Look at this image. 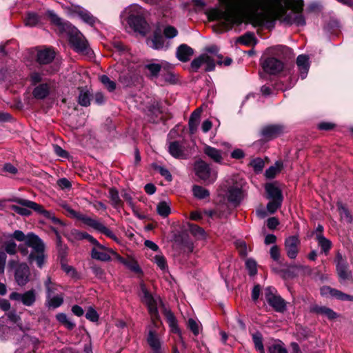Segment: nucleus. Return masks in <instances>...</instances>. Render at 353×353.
<instances>
[{
    "mask_svg": "<svg viewBox=\"0 0 353 353\" xmlns=\"http://www.w3.org/2000/svg\"><path fill=\"white\" fill-rule=\"evenodd\" d=\"M46 16L51 23L59 28L60 32L68 35V41L75 52L89 54L90 49L88 42L76 27L70 22L64 21L52 10H48Z\"/></svg>",
    "mask_w": 353,
    "mask_h": 353,
    "instance_id": "f257e3e1",
    "label": "nucleus"
},
{
    "mask_svg": "<svg viewBox=\"0 0 353 353\" xmlns=\"http://www.w3.org/2000/svg\"><path fill=\"white\" fill-rule=\"evenodd\" d=\"M3 236L18 241H25L26 245L32 248L31 252L28 256V263L32 265L35 262L39 268H43L46 262V247L43 241L38 235L33 232H29L26 235L21 230H15L12 234L4 233Z\"/></svg>",
    "mask_w": 353,
    "mask_h": 353,
    "instance_id": "f03ea898",
    "label": "nucleus"
},
{
    "mask_svg": "<svg viewBox=\"0 0 353 353\" xmlns=\"http://www.w3.org/2000/svg\"><path fill=\"white\" fill-rule=\"evenodd\" d=\"M247 5L255 9H263L268 8L271 9V17L266 20L268 24V28H273L275 21L279 20L288 26L293 24L292 13H288V9L283 6V0H244Z\"/></svg>",
    "mask_w": 353,
    "mask_h": 353,
    "instance_id": "7ed1b4c3",
    "label": "nucleus"
},
{
    "mask_svg": "<svg viewBox=\"0 0 353 353\" xmlns=\"http://www.w3.org/2000/svg\"><path fill=\"white\" fill-rule=\"evenodd\" d=\"M288 50L289 48L284 46L270 48L268 51L271 55L264 56L260 59V63L264 72L270 74H276L281 72L284 68V63L280 59L279 55Z\"/></svg>",
    "mask_w": 353,
    "mask_h": 353,
    "instance_id": "20e7f679",
    "label": "nucleus"
},
{
    "mask_svg": "<svg viewBox=\"0 0 353 353\" xmlns=\"http://www.w3.org/2000/svg\"><path fill=\"white\" fill-rule=\"evenodd\" d=\"M62 207L65 210V214L68 216L80 220L84 224L94 228L97 231L110 238L114 241H119V239L116 236V235L108 228L105 226L101 223L99 222L95 219H92L91 217H89L74 210L68 205H63Z\"/></svg>",
    "mask_w": 353,
    "mask_h": 353,
    "instance_id": "39448f33",
    "label": "nucleus"
},
{
    "mask_svg": "<svg viewBox=\"0 0 353 353\" xmlns=\"http://www.w3.org/2000/svg\"><path fill=\"white\" fill-rule=\"evenodd\" d=\"M208 19L210 21L223 20L221 24L226 31L232 30L234 25H241L242 23L241 19L232 11H223L217 8L210 11Z\"/></svg>",
    "mask_w": 353,
    "mask_h": 353,
    "instance_id": "423d86ee",
    "label": "nucleus"
},
{
    "mask_svg": "<svg viewBox=\"0 0 353 353\" xmlns=\"http://www.w3.org/2000/svg\"><path fill=\"white\" fill-rule=\"evenodd\" d=\"M127 23L134 32L143 36H145L148 31L149 25L141 12H130L128 17Z\"/></svg>",
    "mask_w": 353,
    "mask_h": 353,
    "instance_id": "0eeeda50",
    "label": "nucleus"
},
{
    "mask_svg": "<svg viewBox=\"0 0 353 353\" xmlns=\"http://www.w3.org/2000/svg\"><path fill=\"white\" fill-rule=\"evenodd\" d=\"M284 130L285 126L282 124H270L261 128L260 135L265 141H270L281 135Z\"/></svg>",
    "mask_w": 353,
    "mask_h": 353,
    "instance_id": "6e6552de",
    "label": "nucleus"
},
{
    "mask_svg": "<svg viewBox=\"0 0 353 353\" xmlns=\"http://www.w3.org/2000/svg\"><path fill=\"white\" fill-rule=\"evenodd\" d=\"M147 116L149 121L152 123L158 124L161 123V114L164 112L163 104L161 101H151L147 105Z\"/></svg>",
    "mask_w": 353,
    "mask_h": 353,
    "instance_id": "1a4fd4ad",
    "label": "nucleus"
},
{
    "mask_svg": "<svg viewBox=\"0 0 353 353\" xmlns=\"http://www.w3.org/2000/svg\"><path fill=\"white\" fill-rule=\"evenodd\" d=\"M301 241L297 235L287 237L284 241V248L286 255L290 259H295L299 252Z\"/></svg>",
    "mask_w": 353,
    "mask_h": 353,
    "instance_id": "9d476101",
    "label": "nucleus"
},
{
    "mask_svg": "<svg viewBox=\"0 0 353 353\" xmlns=\"http://www.w3.org/2000/svg\"><path fill=\"white\" fill-rule=\"evenodd\" d=\"M30 269L27 263H20L14 270V279L18 285L25 286L30 281Z\"/></svg>",
    "mask_w": 353,
    "mask_h": 353,
    "instance_id": "9b49d317",
    "label": "nucleus"
},
{
    "mask_svg": "<svg viewBox=\"0 0 353 353\" xmlns=\"http://www.w3.org/2000/svg\"><path fill=\"white\" fill-rule=\"evenodd\" d=\"M9 298L10 300L21 302L25 306H32L36 301L35 290L31 289L24 293H19L17 292H12Z\"/></svg>",
    "mask_w": 353,
    "mask_h": 353,
    "instance_id": "f8f14e48",
    "label": "nucleus"
},
{
    "mask_svg": "<svg viewBox=\"0 0 353 353\" xmlns=\"http://www.w3.org/2000/svg\"><path fill=\"white\" fill-rule=\"evenodd\" d=\"M56 52L52 47L45 46L37 51L35 61L40 65L50 64L55 59Z\"/></svg>",
    "mask_w": 353,
    "mask_h": 353,
    "instance_id": "ddd939ff",
    "label": "nucleus"
},
{
    "mask_svg": "<svg viewBox=\"0 0 353 353\" xmlns=\"http://www.w3.org/2000/svg\"><path fill=\"white\" fill-rule=\"evenodd\" d=\"M334 263L339 277L343 280L348 279L350 276V272L347 271L348 263L347 259L339 251L336 254Z\"/></svg>",
    "mask_w": 353,
    "mask_h": 353,
    "instance_id": "4468645a",
    "label": "nucleus"
},
{
    "mask_svg": "<svg viewBox=\"0 0 353 353\" xmlns=\"http://www.w3.org/2000/svg\"><path fill=\"white\" fill-rule=\"evenodd\" d=\"M320 294L322 296H330L337 300L343 301H353V296L345 294L337 289L332 288L328 285H323L320 288Z\"/></svg>",
    "mask_w": 353,
    "mask_h": 353,
    "instance_id": "2eb2a0df",
    "label": "nucleus"
},
{
    "mask_svg": "<svg viewBox=\"0 0 353 353\" xmlns=\"http://www.w3.org/2000/svg\"><path fill=\"white\" fill-rule=\"evenodd\" d=\"M12 201L21 206L33 210L34 212L43 216L45 218L50 216V211L45 210L43 205L34 201L21 198H15Z\"/></svg>",
    "mask_w": 353,
    "mask_h": 353,
    "instance_id": "dca6fc26",
    "label": "nucleus"
},
{
    "mask_svg": "<svg viewBox=\"0 0 353 353\" xmlns=\"http://www.w3.org/2000/svg\"><path fill=\"white\" fill-rule=\"evenodd\" d=\"M211 169L210 165L203 161H197L195 163V174L203 182L210 183L212 181L210 180Z\"/></svg>",
    "mask_w": 353,
    "mask_h": 353,
    "instance_id": "f3484780",
    "label": "nucleus"
},
{
    "mask_svg": "<svg viewBox=\"0 0 353 353\" xmlns=\"http://www.w3.org/2000/svg\"><path fill=\"white\" fill-rule=\"evenodd\" d=\"M71 234L77 241L85 239L88 241L90 243L96 246L99 250L106 249V247L105 245L101 244L95 238H94L92 235L89 234L86 232H83L74 229L71 231Z\"/></svg>",
    "mask_w": 353,
    "mask_h": 353,
    "instance_id": "a211bd4d",
    "label": "nucleus"
},
{
    "mask_svg": "<svg viewBox=\"0 0 353 353\" xmlns=\"http://www.w3.org/2000/svg\"><path fill=\"white\" fill-rule=\"evenodd\" d=\"M227 199L228 202L238 206L243 199V190L241 188L236 185L229 186L227 191Z\"/></svg>",
    "mask_w": 353,
    "mask_h": 353,
    "instance_id": "6ab92c4d",
    "label": "nucleus"
},
{
    "mask_svg": "<svg viewBox=\"0 0 353 353\" xmlns=\"http://www.w3.org/2000/svg\"><path fill=\"white\" fill-rule=\"evenodd\" d=\"M265 191L267 194L266 198L268 199L279 201H283L282 190L274 183H267L265 185Z\"/></svg>",
    "mask_w": 353,
    "mask_h": 353,
    "instance_id": "aec40b11",
    "label": "nucleus"
},
{
    "mask_svg": "<svg viewBox=\"0 0 353 353\" xmlns=\"http://www.w3.org/2000/svg\"><path fill=\"white\" fill-rule=\"evenodd\" d=\"M164 63H156L148 61L143 66L145 70H148V73L145 72L146 76L150 79H157L160 77V74L163 68Z\"/></svg>",
    "mask_w": 353,
    "mask_h": 353,
    "instance_id": "412c9836",
    "label": "nucleus"
},
{
    "mask_svg": "<svg viewBox=\"0 0 353 353\" xmlns=\"http://www.w3.org/2000/svg\"><path fill=\"white\" fill-rule=\"evenodd\" d=\"M311 313L321 314L325 316L329 320L332 321L339 317V314L332 309L326 306H320L319 305H314L310 308Z\"/></svg>",
    "mask_w": 353,
    "mask_h": 353,
    "instance_id": "4be33fe9",
    "label": "nucleus"
},
{
    "mask_svg": "<svg viewBox=\"0 0 353 353\" xmlns=\"http://www.w3.org/2000/svg\"><path fill=\"white\" fill-rule=\"evenodd\" d=\"M163 314L165 316L166 321L170 328V332L181 336V332L178 325V321L174 313L170 310H167L164 307Z\"/></svg>",
    "mask_w": 353,
    "mask_h": 353,
    "instance_id": "5701e85b",
    "label": "nucleus"
},
{
    "mask_svg": "<svg viewBox=\"0 0 353 353\" xmlns=\"http://www.w3.org/2000/svg\"><path fill=\"white\" fill-rule=\"evenodd\" d=\"M172 69L173 66L172 64L165 62L160 77L166 83L176 84L178 79Z\"/></svg>",
    "mask_w": 353,
    "mask_h": 353,
    "instance_id": "b1692460",
    "label": "nucleus"
},
{
    "mask_svg": "<svg viewBox=\"0 0 353 353\" xmlns=\"http://www.w3.org/2000/svg\"><path fill=\"white\" fill-rule=\"evenodd\" d=\"M194 49L185 43L179 45L176 51V58L181 62H187L194 54Z\"/></svg>",
    "mask_w": 353,
    "mask_h": 353,
    "instance_id": "393cba45",
    "label": "nucleus"
},
{
    "mask_svg": "<svg viewBox=\"0 0 353 353\" xmlns=\"http://www.w3.org/2000/svg\"><path fill=\"white\" fill-rule=\"evenodd\" d=\"M72 12L77 14L84 22L92 26L96 23L97 19L89 11L79 6H74Z\"/></svg>",
    "mask_w": 353,
    "mask_h": 353,
    "instance_id": "a878e982",
    "label": "nucleus"
},
{
    "mask_svg": "<svg viewBox=\"0 0 353 353\" xmlns=\"http://www.w3.org/2000/svg\"><path fill=\"white\" fill-rule=\"evenodd\" d=\"M296 65L299 68L301 78L304 79L310 69L309 57L307 54H300L296 58Z\"/></svg>",
    "mask_w": 353,
    "mask_h": 353,
    "instance_id": "bb28decb",
    "label": "nucleus"
},
{
    "mask_svg": "<svg viewBox=\"0 0 353 353\" xmlns=\"http://www.w3.org/2000/svg\"><path fill=\"white\" fill-rule=\"evenodd\" d=\"M268 303L276 312L283 313L287 310V302L279 294L269 299Z\"/></svg>",
    "mask_w": 353,
    "mask_h": 353,
    "instance_id": "cd10ccee",
    "label": "nucleus"
},
{
    "mask_svg": "<svg viewBox=\"0 0 353 353\" xmlns=\"http://www.w3.org/2000/svg\"><path fill=\"white\" fill-rule=\"evenodd\" d=\"M268 353H288L285 344L279 339L272 340L266 343Z\"/></svg>",
    "mask_w": 353,
    "mask_h": 353,
    "instance_id": "c85d7f7f",
    "label": "nucleus"
},
{
    "mask_svg": "<svg viewBox=\"0 0 353 353\" xmlns=\"http://www.w3.org/2000/svg\"><path fill=\"white\" fill-rule=\"evenodd\" d=\"M151 41L152 43V48L158 50L163 48L165 41L162 30L159 27H157L154 30Z\"/></svg>",
    "mask_w": 353,
    "mask_h": 353,
    "instance_id": "c756f323",
    "label": "nucleus"
},
{
    "mask_svg": "<svg viewBox=\"0 0 353 353\" xmlns=\"http://www.w3.org/2000/svg\"><path fill=\"white\" fill-rule=\"evenodd\" d=\"M201 110L196 109L193 111L188 121L189 132L190 134H194L200 122Z\"/></svg>",
    "mask_w": 353,
    "mask_h": 353,
    "instance_id": "7c9ffc66",
    "label": "nucleus"
},
{
    "mask_svg": "<svg viewBox=\"0 0 353 353\" xmlns=\"http://www.w3.org/2000/svg\"><path fill=\"white\" fill-rule=\"evenodd\" d=\"M50 94V88L48 83H41L36 86L32 91V96L38 100L46 99Z\"/></svg>",
    "mask_w": 353,
    "mask_h": 353,
    "instance_id": "2f4dec72",
    "label": "nucleus"
},
{
    "mask_svg": "<svg viewBox=\"0 0 353 353\" xmlns=\"http://www.w3.org/2000/svg\"><path fill=\"white\" fill-rule=\"evenodd\" d=\"M168 152L172 157L176 159H181L184 157L183 146L178 141H174L169 143Z\"/></svg>",
    "mask_w": 353,
    "mask_h": 353,
    "instance_id": "473e14b6",
    "label": "nucleus"
},
{
    "mask_svg": "<svg viewBox=\"0 0 353 353\" xmlns=\"http://www.w3.org/2000/svg\"><path fill=\"white\" fill-rule=\"evenodd\" d=\"M203 152L205 154H206L215 163H221L223 157L221 155V151L220 150L210 145H205Z\"/></svg>",
    "mask_w": 353,
    "mask_h": 353,
    "instance_id": "72a5a7b5",
    "label": "nucleus"
},
{
    "mask_svg": "<svg viewBox=\"0 0 353 353\" xmlns=\"http://www.w3.org/2000/svg\"><path fill=\"white\" fill-rule=\"evenodd\" d=\"M147 342L150 347L157 353H158L161 347V342L154 330H150L147 337Z\"/></svg>",
    "mask_w": 353,
    "mask_h": 353,
    "instance_id": "f704fd0d",
    "label": "nucleus"
},
{
    "mask_svg": "<svg viewBox=\"0 0 353 353\" xmlns=\"http://www.w3.org/2000/svg\"><path fill=\"white\" fill-rule=\"evenodd\" d=\"M79 94L78 97V103L83 107H88L90 105L92 94L90 91L83 87L78 88Z\"/></svg>",
    "mask_w": 353,
    "mask_h": 353,
    "instance_id": "c9c22d12",
    "label": "nucleus"
},
{
    "mask_svg": "<svg viewBox=\"0 0 353 353\" xmlns=\"http://www.w3.org/2000/svg\"><path fill=\"white\" fill-rule=\"evenodd\" d=\"M55 244L56 250L57 252V256L59 261H64L65 259H67V256L68 254V246L63 243L62 239L56 241Z\"/></svg>",
    "mask_w": 353,
    "mask_h": 353,
    "instance_id": "e433bc0d",
    "label": "nucleus"
},
{
    "mask_svg": "<svg viewBox=\"0 0 353 353\" xmlns=\"http://www.w3.org/2000/svg\"><path fill=\"white\" fill-rule=\"evenodd\" d=\"M315 239L316 240L319 246L321 248V251L327 255L332 247V241L325 238L324 235L315 236Z\"/></svg>",
    "mask_w": 353,
    "mask_h": 353,
    "instance_id": "4c0bfd02",
    "label": "nucleus"
},
{
    "mask_svg": "<svg viewBox=\"0 0 353 353\" xmlns=\"http://www.w3.org/2000/svg\"><path fill=\"white\" fill-rule=\"evenodd\" d=\"M283 168V163L281 161H276L274 165L270 166L265 170V176L268 179H274L278 172H280Z\"/></svg>",
    "mask_w": 353,
    "mask_h": 353,
    "instance_id": "58836bf2",
    "label": "nucleus"
},
{
    "mask_svg": "<svg viewBox=\"0 0 353 353\" xmlns=\"http://www.w3.org/2000/svg\"><path fill=\"white\" fill-rule=\"evenodd\" d=\"M238 41L240 43L248 46L252 43L255 45L257 43V39L254 33L252 32H245L238 39Z\"/></svg>",
    "mask_w": 353,
    "mask_h": 353,
    "instance_id": "ea45409f",
    "label": "nucleus"
},
{
    "mask_svg": "<svg viewBox=\"0 0 353 353\" xmlns=\"http://www.w3.org/2000/svg\"><path fill=\"white\" fill-rule=\"evenodd\" d=\"M57 321L63 325L65 327H66L68 330H72L76 325L74 323L70 321L68 317L66 314L61 312L56 314Z\"/></svg>",
    "mask_w": 353,
    "mask_h": 353,
    "instance_id": "a19ab883",
    "label": "nucleus"
},
{
    "mask_svg": "<svg viewBox=\"0 0 353 353\" xmlns=\"http://www.w3.org/2000/svg\"><path fill=\"white\" fill-rule=\"evenodd\" d=\"M287 268L281 269L279 273L281 274V276L283 279H294L297 276V273L295 272V268L297 265H285Z\"/></svg>",
    "mask_w": 353,
    "mask_h": 353,
    "instance_id": "79ce46f5",
    "label": "nucleus"
},
{
    "mask_svg": "<svg viewBox=\"0 0 353 353\" xmlns=\"http://www.w3.org/2000/svg\"><path fill=\"white\" fill-rule=\"evenodd\" d=\"M192 192L194 196L199 199H205L210 196L209 190L198 185L192 186Z\"/></svg>",
    "mask_w": 353,
    "mask_h": 353,
    "instance_id": "37998d69",
    "label": "nucleus"
},
{
    "mask_svg": "<svg viewBox=\"0 0 353 353\" xmlns=\"http://www.w3.org/2000/svg\"><path fill=\"white\" fill-rule=\"evenodd\" d=\"M188 230L196 238H203L205 237V232L203 228L199 226L196 224L188 223Z\"/></svg>",
    "mask_w": 353,
    "mask_h": 353,
    "instance_id": "c03bdc74",
    "label": "nucleus"
},
{
    "mask_svg": "<svg viewBox=\"0 0 353 353\" xmlns=\"http://www.w3.org/2000/svg\"><path fill=\"white\" fill-rule=\"evenodd\" d=\"M91 257L93 259H96L100 261L108 262L112 260L111 256L106 252H100L96 249V248H93L91 250Z\"/></svg>",
    "mask_w": 353,
    "mask_h": 353,
    "instance_id": "a18cd8bd",
    "label": "nucleus"
},
{
    "mask_svg": "<svg viewBox=\"0 0 353 353\" xmlns=\"http://www.w3.org/2000/svg\"><path fill=\"white\" fill-rule=\"evenodd\" d=\"M231 214L232 210L227 204L220 205L216 209V217L219 219H228Z\"/></svg>",
    "mask_w": 353,
    "mask_h": 353,
    "instance_id": "49530a36",
    "label": "nucleus"
},
{
    "mask_svg": "<svg viewBox=\"0 0 353 353\" xmlns=\"http://www.w3.org/2000/svg\"><path fill=\"white\" fill-rule=\"evenodd\" d=\"M205 54H201L198 57L194 58L190 63V72H197L201 66L205 63Z\"/></svg>",
    "mask_w": 353,
    "mask_h": 353,
    "instance_id": "de8ad7c7",
    "label": "nucleus"
},
{
    "mask_svg": "<svg viewBox=\"0 0 353 353\" xmlns=\"http://www.w3.org/2000/svg\"><path fill=\"white\" fill-rule=\"evenodd\" d=\"M109 197L111 199L114 208H118L121 205L122 201L119 198V192L115 188L109 189Z\"/></svg>",
    "mask_w": 353,
    "mask_h": 353,
    "instance_id": "09e8293b",
    "label": "nucleus"
},
{
    "mask_svg": "<svg viewBox=\"0 0 353 353\" xmlns=\"http://www.w3.org/2000/svg\"><path fill=\"white\" fill-rule=\"evenodd\" d=\"M140 288L141 292L143 294V301L145 303L146 305H151V303L157 301L143 283H141Z\"/></svg>",
    "mask_w": 353,
    "mask_h": 353,
    "instance_id": "8fccbe9b",
    "label": "nucleus"
},
{
    "mask_svg": "<svg viewBox=\"0 0 353 353\" xmlns=\"http://www.w3.org/2000/svg\"><path fill=\"white\" fill-rule=\"evenodd\" d=\"M158 214L162 217H167L171 213V209L165 201H161L157 207Z\"/></svg>",
    "mask_w": 353,
    "mask_h": 353,
    "instance_id": "3c124183",
    "label": "nucleus"
},
{
    "mask_svg": "<svg viewBox=\"0 0 353 353\" xmlns=\"http://www.w3.org/2000/svg\"><path fill=\"white\" fill-rule=\"evenodd\" d=\"M152 167L154 170L159 172V174L163 176L167 181H171L172 180V176L167 168L159 165L156 163H152Z\"/></svg>",
    "mask_w": 353,
    "mask_h": 353,
    "instance_id": "603ef678",
    "label": "nucleus"
},
{
    "mask_svg": "<svg viewBox=\"0 0 353 353\" xmlns=\"http://www.w3.org/2000/svg\"><path fill=\"white\" fill-rule=\"evenodd\" d=\"M3 243L5 253H8L10 255H14L17 253V244L13 239H8Z\"/></svg>",
    "mask_w": 353,
    "mask_h": 353,
    "instance_id": "864d4df0",
    "label": "nucleus"
},
{
    "mask_svg": "<svg viewBox=\"0 0 353 353\" xmlns=\"http://www.w3.org/2000/svg\"><path fill=\"white\" fill-rule=\"evenodd\" d=\"M40 21L39 16L34 12H28L25 19V24L28 26H35Z\"/></svg>",
    "mask_w": 353,
    "mask_h": 353,
    "instance_id": "5fc2aeb1",
    "label": "nucleus"
},
{
    "mask_svg": "<svg viewBox=\"0 0 353 353\" xmlns=\"http://www.w3.org/2000/svg\"><path fill=\"white\" fill-rule=\"evenodd\" d=\"M100 81L109 92H113L116 89V83L112 81L107 75H101Z\"/></svg>",
    "mask_w": 353,
    "mask_h": 353,
    "instance_id": "6e6d98bb",
    "label": "nucleus"
},
{
    "mask_svg": "<svg viewBox=\"0 0 353 353\" xmlns=\"http://www.w3.org/2000/svg\"><path fill=\"white\" fill-rule=\"evenodd\" d=\"M250 23L254 27H261L264 26L265 19L262 14H256L250 18Z\"/></svg>",
    "mask_w": 353,
    "mask_h": 353,
    "instance_id": "4d7b16f0",
    "label": "nucleus"
},
{
    "mask_svg": "<svg viewBox=\"0 0 353 353\" xmlns=\"http://www.w3.org/2000/svg\"><path fill=\"white\" fill-rule=\"evenodd\" d=\"M250 165L253 168L254 172L258 174L262 172L265 163L261 158H256L251 161Z\"/></svg>",
    "mask_w": 353,
    "mask_h": 353,
    "instance_id": "13d9d810",
    "label": "nucleus"
},
{
    "mask_svg": "<svg viewBox=\"0 0 353 353\" xmlns=\"http://www.w3.org/2000/svg\"><path fill=\"white\" fill-rule=\"evenodd\" d=\"M252 341L256 350L259 349L262 350L264 345L263 343V336L260 332H256L252 334Z\"/></svg>",
    "mask_w": 353,
    "mask_h": 353,
    "instance_id": "bf43d9fd",
    "label": "nucleus"
},
{
    "mask_svg": "<svg viewBox=\"0 0 353 353\" xmlns=\"http://www.w3.org/2000/svg\"><path fill=\"white\" fill-rule=\"evenodd\" d=\"M283 201L270 200L267 204V210L271 214H274L282 205Z\"/></svg>",
    "mask_w": 353,
    "mask_h": 353,
    "instance_id": "052dcab7",
    "label": "nucleus"
},
{
    "mask_svg": "<svg viewBox=\"0 0 353 353\" xmlns=\"http://www.w3.org/2000/svg\"><path fill=\"white\" fill-rule=\"evenodd\" d=\"M163 36L167 39H172L177 36L178 30L177 29L172 26H167L163 32H162Z\"/></svg>",
    "mask_w": 353,
    "mask_h": 353,
    "instance_id": "680f3d73",
    "label": "nucleus"
},
{
    "mask_svg": "<svg viewBox=\"0 0 353 353\" xmlns=\"http://www.w3.org/2000/svg\"><path fill=\"white\" fill-rule=\"evenodd\" d=\"M90 269L92 272L94 274V276L99 279H103L105 278V270L99 265L92 264L90 266Z\"/></svg>",
    "mask_w": 353,
    "mask_h": 353,
    "instance_id": "e2e57ef3",
    "label": "nucleus"
},
{
    "mask_svg": "<svg viewBox=\"0 0 353 353\" xmlns=\"http://www.w3.org/2000/svg\"><path fill=\"white\" fill-rule=\"evenodd\" d=\"M245 267L249 271L250 276H254L257 273L256 262L252 259H248L245 261Z\"/></svg>",
    "mask_w": 353,
    "mask_h": 353,
    "instance_id": "0e129e2a",
    "label": "nucleus"
},
{
    "mask_svg": "<svg viewBox=\"0 0 353 353\" xmlns=\"http://www.w3.org/2000/svg\"><path fill=\"white\" fill-rule=\"evenodd\" d=\"M292 10L296 14H301L303 11L304 1L303 0H292Z\"/></svg>",
    "mask_w": 353,
    "mask_h": 353,
    "instance_id": "69168bd1",
    "label": "nucleus"
},
{
    "mask_svg": "<svg viewBox=\"0 0 353 353\" xmlns=\"http://www.w3.org/2000/svg\"><path fill=\"white\" fill-rule=\"evenodd\" d=\"M85 318L91 322L95 323L99 321V316L93 307H90L85 313Z\"/></svg>",
    "mask_w": 353,
    "mask_h": 353,
    "instance_id": "338daca9",
    "label": "nucleus"
},
{
    "mask_svg": "<svg viewBox=\"0 0 353 353\" xmlns=\"http://www.w3.org/2000/svg\"><path fill=\"white\" fill-rule=\"evenodd\" d=\"M154 262L161 270H165L168 268L166 259L163 255H156L154 256Z\"/></svg>",
    "mask_w": 353,
    "mask_h": 353,
    "instance_id": "774afa93",
    "label": "nucleus"
}]
</instances>
